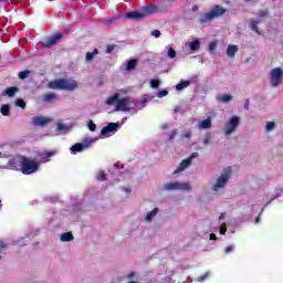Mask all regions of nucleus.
<instances>
[{"label": "nucleus", "instance_id": "nucleus-1", "mask_svg": "<svg viewBox=\"0 0 283 283\" xmlns=\"http://www.w3.org/2000/svg\"><path fill=\"white\" fill-rule=\"evenodd\" d=\"M106 105H115V112H130L132 111V97L126 96L120 98V94L115 93L113 96L106 99Z\"/></svg>", "mask_w": 283, "mask_h": 283}, {"label": "nucleus", "instance_id": "nucleus-2", "mask_svg": "<svg viewBox=\"0 0 283 283\" xmlns=\"http://www.w3.org/2000/svg\"><path fill=\"white\" fill-rule=\"evenodd\" d=\"M49 90H62L65 92H74L78 88V82L72 78H59L55 81L49 82Z\"/></svg>", "mask_w": 283, "mask_h": 283}, {"label": "nucleus", "instance_id": "nucleus-3", "mask_svg": "<svg viewBox=\"0 0 283 283\" xmlns=\"http://www.w3.org/2000/svg\"><path fill=\"white\" fill-rule=\"evenodd\" d=\"M227 12V8L222 7L221 4H216L209 10V12H206L201 15L199 23L201 25H207V23H211V21H213L214 19H220V17H224Z\"/></svg>", "mask_w": 283, "mask_h": 283}, {"label": "nucleus", "instance_id": "nucleus-4", "mask_svg": "<svg viewBox=\"0 0 283 283\" xmlns=\"http://www.w3.org/2000/svg\"><path fill=\"white\" fill-rule=\"evenodd\" d=\"M158 12V7L148 6L145 7L142 11H130L125 14L126 19H130L132 21H143L146 17H151V14H156Z\"/></svg>", "mask_w": 283, "mask_h": 283}, {"label": "nucleus", "instance_id": "nucleus-5", "mask_svg": "<svg viewBox=\"0 0 283 283\" xmlns=\"http://www.w3.org/2000/svg\"><path fill=\"white\" fill-rule=\"evenodd\" d=\"M21 171L25 176H30V174H34V171L39 170V161H32L28 157L20 158Z\"/></svg>", "mask_w": 283, "mask_h": 283}, {"label": "nucleus", "instance_id": "nucleus-6", "mask_svg": "<svg viewBox=\"0 0 283 283\" xmlns=\"http://www.w3.org/2000/svg\"><path fill=\"white\" fill-rule=\"evenodd\" d=\"M165 191H189L191 189V186L187 182H169L164 185Z\"/></svg>", "mask_w": 283, "mask_h": 283}, {"label": "nucleus", "instance_id": "nucleus-7", "mask_svg": "<svg viewBox=\"0 0 283 283\" xmlns=\"http://www.w3.org/2000/svg\"><path fill=\"white\" fill-rule=\"evenodd\" d=\"M229 178H231V168H227L224 170V174H222L217 179V182L212 187L213 191H218L219 189L227 187V182H229Z\"/></svg>", "mask_w": 283, "mask_h": 283}, {"label": "nucleus", "instance_id": "nucleus-8", "mask_svg": "<svg viewBox=\"0 0 283 283\" xmlns=\"http://www.w3.org/2000/svg\"><path fill=\"white\" fill-rule=\"evenodd\" d=\"M283 71L280 67H275L270 73V83L272 87H277L282 84Z\"/></svg>", "mask_w": 283, "mask_h": 283}, {"label": "nucleus", "instance_id": "nucleus-9", "mask_svg": "<svg viewBox=\"0 0 283 283\" xmlns=\"http://www.w3.org/2000/svg\"><path fill=\"white\" fill-rule=\"evenodd\" d=\"M240 125V117L232 116L230 120L226 124V136H231L235 129H238V126Z\"/></svg>", "mask_w": 283, "mask_h": 283}, {"label": "nucleus", "instance_id": "nucleus-10", "mask_svg": "<svg viewBox=\"0 0 283 283\" xmlns=\"http://www.w3.org/2000/svg\"><path fill=\"white\" fill-rule=\"evenodd\" d=\"M62 39H63V34L56 33L55 35L48 38L44 41L43 45L44 48H53V45H56V43H59V41H61Z\"/></svg>", "mask_w": 283, "mask_h": 283}, {"label": "nucleus", "instance_id": "nucleus-11", "mask_svg": "<svg viewBox=\"0 0 283 283\" xmlns=\"http://www.w3.org/2000/svg\"><path fill=\"white\" fill-rule=\"evenodd\" d=\"M116 129H118V123H109L102 128L101 136H107V134H112V132H116Z\"/></svg>", "mask_w": 283, "mask_h": 283}, {"label": "nucleus", "instance_id": "nucleus-12", "mask_svg": "<svg viewBox=\"0 0 283 283\" xmlns=\"http://www.w3.org/2000/svg\"><path fill=\"white\" fill-rule=\"evenodd\" d=\"M191 166V159L187 158L181 160L177 169L174 171V174H180V171H185L187 167Z\"/></svg>", "mask_w": 283, "mask_h": 283}, {"label": "nucleus", "instance_id": "nucleus-13", "mask_svg": "<svg viewBox=\"0 0 283 283\" xmlns=\"http://www.w3.org/2000/svg\"><path fill=\"white\" fill-rule=\"evenodd\" d=\"M43 103H56L59 95L56 93H46L42 97Z\"/></svg>", "mask_w": 283, "mask_h": 283}, {"label": "nucleus", "instance_id": "nucleus-14", "mask_svg": "<svg viewBox=\"0 0 283 283\" xmlns=\"http://www.w3.org/2000/svg\"><path fill=\"white\" fill-rule=\"evenodd\" d=\"M50 122V118L48 117H33V125H35V127H43V125H48V123Z\"/></svg>", "mask_w": 283, "mask_h": 283}, {"label": "nucleus", "instance_id": "nucleus-15", "mask_svg": "<svg viewBox=\"0 0 283 283\" xmlns=\"http://www.w3.org/2000/svg\"><path fill=\"white\" fill-rule=\"evenodd\" d=\"M227 54L230 59H233L238 54V45L230 44L227 49Z\"/></svg>", "mask_w": 283, "mask_h": 283}, {"label": "nucleus", "instance_id": "nucleus-16", "mask_svg": "<svg viewBox=\"0 0 283 283\" xmlns=\"http://www.w3.org/2000/svg\"><path fill=\"white\" fill-rule=\"evenodd\" d=\"M17 92H19V87H17V86H11V87H8V88L3 92V95H4V96H9V98H12V96H14V94H17Z\"/></svg>", "mask_w": 283, "mask_h": 283}, {"label": "nucleus", "instance_id": "nucleus-17", "mask_svg": "<svg viewBox=\"0 0 283 283\" xmlns=\"http://www.w3.org/2000/svg\"><path fill=\"white\" fill-rule=\"evenodd\" d=\"M94 143H96V139L86 137L82 140L81 144L83 145L84 149H90V147H92V145H94Z\"/></svg>", "mask_w": 283, "mask_h": 283}, {"label": "nucleus", "instance_id": "nucleus-18", "mask_svg": "<svg viewBox=\"0 0 283 283\" xmlns=\"http://www.w3.org/2000/svg\"><path fill=\"white\" fill-rule=\"evenodd\" d=\"M70 150L73 153V154H81V151H84L85 148L83 147V145L81 143H76L74 144Z\"/></svg>", "mask_w": 283, "mask_h": 283}, {"label": "nucleus", "instance_id": "nucleus-19", "mask_svg": "<svg viewBox=\"0 0 283 283\" xmlns=\"http://www.w3.org/2000/svg\"><path fill=\"white\" fill-rule=\"evenodd\" d=\"M136 65H138V60L132 59L127 62L126 70L132 72V70H136Z\"/></svg>", "mask_w": 283, "mask_h": 283}, {"label": "nucleus", "instance_id": "nucleus-20", "mask_svg": "<svg viewBox=\"0 0 283 283\" xmlns=\"http://www.w3.org/2000/svg\"><path fill=\"white\" fill-rule=\"evenodd\" d=\"M156 216H158V208L153 209L146 214V222H151Z\"/></svg>", "mask_w": 283, "mask_h": 283}, {"label": "nucleus", "instance_id": "nucleus-21", "mask_svg": "<svg viewBox=\"0 0 283 283\" xmlns=\"http://www.w3.org/2000/svg\"><path fill=\"white\" fill-rule=\"evenodd\" d=\"M72 240H74V234H72V232H64L61 235V241L62 242H72Z\"/></svg>", "mask_w": 283, "mask_h": 283}, {"label": "nucleus", "instance_id": "nucleus-22", "mask_svg": "<svg viewBox=\"0 0 283 283\" xmlns=\"http://www.w3.org/2000/svg\"><path fill=\"white\" fill-rule=\"evenodd\" d=\"M190 85H191V81H181L180 83H178L176 85V90L178 92H180V91L185 90V87H189Z\"/></svg>", "mask_w": 283, "mask_h": 283}, {"label": "nucleus", "instance_id": "nucleus-23", "mask_svg": "<svg viewBox=\"0 0 283 283\" xmlns=\"http://www.w3.org/2000/svg\"><path fill=\"white\" fill-rule=\"evenodd\" d=\"M199 127H201V129H211V118L201 120Z\"/></svg>", "mask_w": 283, "mask_h": 283}, {"label": "nucleus", "instance_id": "nucleus-24", "mask_svg": "<svg viewBox=\"0 0 283 283\" xmlns=\"http://www.w3.org/2000/svg\"><path fill=\"white\" fill-rule=\"evenodd\" d=\"M98 54V49H94L93 52H87L85 55V61L90 63V61H94V56Z\"/></svg>", "mask_w": 283, "mask_h": 283}, {"label": "nucleus", "instance_id": "nucleus-25", "mask_svg": "<svg viewBox=\"0 0 283 283\" xmlns=\"http://www.w3.org/2000/svg\"><path fill=\"white\" fill-rule=\"evenodd\" d=\"M2 116H10V105L3 104L0 108Z\"/></svg>", "mask_w": 283, "mask_h": 283}, {"label": "nucleus", "instance_id": "nucleus-26", "mask_svg": "<svg viewBox=\"0 0 283 283\" xmlns=\"http://www.w3.org/2000/svg\"><path fill=\"white\" fill-rule=\"evenodd\" d=\"M258 23H260V21H251L250 29L256 34H262L260 29H258Z\"/></svg>", "mask_w": 283, "mask_h": 283}, {"label": "nucleus", "instance_id": "nucleus-27", "mask_svg": "<svg viewBox=\"0 0 283 283\" xmlns=\"http://www.w3.org/2000/svg\"><path fill=\"white\" fill-rule=\"evenodd\" d=\"M190 50L192 52H196V51L200 50V41H198V40L192 41L190 43Z\"/></svg>", "mask_w": 283, "mask_h": 283}, {"label": "nucleus", "instance_id": "nucleus-28", "mask_svg": "<svg viewBox=\"0 0 283 283\" xmlns=\"http://www.w3.org/2000/svg\"><path fill=\"white\" fill-rule=\"evenodd\" d=\"M97 180H99L101 182H105V180H107V174H105L104 170H99Z\"/></svg>", "mask_w": 283, "mask_h": 283}, {"label": "nucleus", "instance_id": "nucleus-29", "mask_svg": "<svg viewBox=\"0 0 283 283\" xmlns=\"http://www.w3.org/2000/svg\"><path fill=\"white\" fill-rule=\"evenodd\" d=\"M15 105H17V107H21V109H25V107H27L25 101L22 98L15 99Z\"/></svg>", "mask_w": 283, "mask_h": 283}, {"label": "nucleus", "instance_id": "nucleus-30", "mask_svg": "<svg viewBox=\"0 0 283 283\" xmlns=\"http://www.w3.org/2000/svg\"><path fill=\"white\" fill-rule=\"evenodd\" d=\"M231 95L224 94L219 97L220 103H229L231 101Z\"/></svg>", "mask_w": 283, "mask_h": 283}, {"label": "nucleus", "instance_id": "nucleus-31", "mask_svg": "<svg viewBox=\"0 0 283 283\" xmlns=\"http://www.w3.org/2000/svg\"><path fill=\"white\" fill-rule=\"evenodd\" d=\"M28 76H30V70L19 72V78H21V81H24V78H28Z\"/></svg>", "mask_w": 283, "mask_h": 283}, {"label": "nucleus", "instance_id": "nucleus-32", "mask_svg": "<svg viewBox=\"0 0 283 283\" xmlns=\"http://www.w3.org/2000/svg\"><path fill=\"white\" fill-rule=\"evenodd\" d=\"M150 87H153V90H158V87H160V80H151Z\"/></svg>", "mask_w": 283, "mask_h": 283}, {"label": "nucleus", "instance_id": "nucleus-33", "mask_svg": "<svg viewBox=\"0 0 283 283\" xmlns=\"http://www.w3.org/2000/svg\"><path fill=\"white\" fill-rule=\"evenodd\" d=\"M168 59H176V50L174 48H169L167 52Z\"/></svg>", "mask_w": 283, "mask_h": 283}, {"label": "nucleus", "instance_id": "nucleus-34", "mask_svg": "<svg viewBox=\"0 0 283 283\" xmlns=\"http://www.w3.org/2000/svg\"><path fill=\"white\" fill-rule=\"evenodd\" d=\"M272 129H275V122H268L265 126V132H272Z\"/></svg>", "mask_w": 283, "mask_h": 283}, {"label": "nucleus", "instance_id": "nucleus-35", "mask_svg": "<svg viewBox=\"0 0 283 283\" xmlns=\"http://www.w3.org/2000/svg\"><path fill=\"white\" fill-rule=\"evenodd\" d=\"M8 250V243L0 240V253Z\"/></svg>", "mask_w": 283, "mask_h": 283}, {"label": "nucleus", "instance_id": "nucleus-36", "mask_svg": "<svg viewBox=\"0 0 283 283\" xmlns=\"http://www.w3.org/2000/svg\"><path fill=\"white\" fill-rule=\"evenodd\" d=\"M258 17H260L261 19L264 17H269V11L268 10H260L258 13Z\"/></svg>", "mask_w": 283, "mask_h": 283}, {"label": "nucleus", "instance_id": "nucleus-37", "mask_svg": "<svg viewBox=\"0 0 283 283\" xmlns=\"http://www.w3.org/2000/svg\"><path fill=\"white\" fill-rule=\"evenodd\" d=\"M169 94L168 91L164 90V91H160L158 94H157V97L158 98H164V96H167Z\"/></svg>", "mask_w": 283, "mask_h": 283}, {"label": "nucleus", "instance_id": "nucleus-38", "mask_svg": "<svg viewBox=\"0 0 283 283\" xmlns=\"http://www.w3.org/2000/svg\"><path fill=\"white\" fill-rule=\"evenodd\" d=\"M216 48H218V43L216 41H213L209 44V51L210 52H213V50H216Z\"/></svg>", "mask_w": 283, "mask_h": 283}, {"label": "nucleus", "instance_id": "nucleus-39", "mask_svg": "<svg viewBox=\"0 0 283 283\" xmlns=\"http://www.w3.org/2000/svg\"><path fill=\"white\" fill-rule=\"evenodd\" d=\"M227 233V223H223L220 227V235H224Z\"/></svg>", "mask_w": 283, "mask_h": 283}, {"label": "nucleus", "instance_id": "nucleus-40", "mask_svg": "<svg viewBox=\"0 0 283 283\" xmlns=\"http://www.w3.org/2000/svg\"><path fill=\"white\" fill-rule=\"evenodd\" d=\"M88 129H90V132H96V125L94 124V122H90L88 123Z\"/></svg>", "mask_w": 283, "mask_h": 283}, {"label": "nucleus", "instance_id": "nucleus-41", "mask_svg": "<svg viewBox=\"0 0 283 283\" xmlns=\"http://www.w3.org/2000/svg\"><path fill=\"white\" fill-rule=\"evenodd\" d=\"M113 50H116V45H108L106 48V54H112Z\"/></svg>", "mask_w": 283, "mask_h": 283}, {"label": "nucleus", "instance_id": "nucleus-42", "mask_svg": "<svg viewBox=\"0 0 283 283\" xmlns=\"http://www.w3.org/2000/svg\"><path fill=\"white\" fill-rule=\"evenodd\" d=\"M176 136H178V130H172L169 135V140H174V138H176Z\"/></svg>", "mask_w": 283, "mask_h": 283}, {"label": "nucleus", "instance_id": "nucleus-43", "mask_svg": "<svg viewBox=\"0 0 283 283\" xmlns=\"http://www.w3.org/2000/svg\"><path fill=\"white\" fill-rule=\"evenodd\" d=\"M209 277V273H206L198 277V282H205Z\"/></svg>", "mask_w": 283, "mask_h": 283}, {"label": "nucleus", "instance_id": "nucleus-44", "mask_svg": "<svg viewBox=\"0 0 283 283\" xmlns=\"http://www.w3.org/2000/svg\"><path fill=\"white\" fill-rule=\"evenodd\" d=\"M151 35L155 36V39H160V31L159 30H154L151 32Z\"/></svg>", "mask_w": 283, "mask_h": 283}, {"label": "nucleus", "instance_id": "nucleus-45", "mask_svg": "<svg viewBox=\"0 0 283 283\" xmlns=\"http://www.w3.org/2000/svg\"><path fill=\"white\" fill-rule=\"evenodd\" d=\"M181 138H191V130H187L181 135Z\"/></svg>", "mask_w": 283, "mask_h": 283}, {"label": "nucleus", "instance_id": "nucleus-46", "mask_svg": "<svg viewBox=\"0 0 283 283\" xmlns=\"http://www.w3.org/2000/svg\"><path fill=\"white\" fill-rule=\"evenodd\" d=\"M198 156H200V154H198V153H192V154L188 157V160H190V163H191V160H192L193 158H198Z\"/></svg>", "mask_w": 283, "mask_h": 283}, {"label": "nucleus", "instance_id": "nucleus-47", "mask_svg": "<svg viewBox=\"0 0 283 283\" xmlns=\"http://www.w3.org/2000/svg\"><path fill=\"white\" fill-rule=\"evenodd\" d=\"M231 251H233V245H228V247L224 249V253H231Z\"/></svg>", "mask_w": 283, "mask_h": 283}, {"label": "nucleus", "instance_id": "nucleus-48", "mask_svg": "<svg viewBox=\"0 0 283 283\" xmlns=\"http://www.w3.org/2000/svg\"><path fill=\"white\" fill-rule=\"evenodd\" d=\"M65 129V126L61 123L57 124V132H63Z\"/></svg>", "mask_w": 283, "mask_h": 283}, {"label": "nucleus", "instance_id": "nucleus-49", "mask_svg": "<svg viewBox=\"0 0 283 283\" xmlns=\"http://www.w3.org/2000/svg\"><path fill=\"white\" fill-rule=\"evenodd\" d=\"M106 23H107V25H109L112 23H116V18L106 20Z\"/></svg>", "mask_w": 283, "mask_h": 283}, {"label": "nucleus", "instance_id": "nucleus-50", "mask_svg": "<svg viewBox=\"0 0 283 283\" xmlns=\"http://www.w3.org/2000/svg\"><path fill=\"white\" fill-rule=\"evenodd\" d=\"M44 156L45 158H52V156H54V151H48Z\"/></svg>", "mask_w": 283, "mask_h": 283}, {"label": "nucleus", "instance_id": "nucleus-51", "mask_svg": "<svg viewBox=\"0 0 283 283\" xmlns=\"http://www.w3.org/2000/svg\"><path fill=\"white\" fill-rule=\"evenodd\" d=\"M249 104H250L249 99H245V103L243 105V109H249Z\"/></svg>", "mask_w": 283, "mask_h": 283}, {"label": "nucleus", "instance_id": "nucleus-52", "mask_svg": "<svg viewBox=\"0 0 283 283\" xmlns=\"http://www.w3.org/2000/svg\"><path fill=\"white\" fill-rule=\"evenodd\" d=\"M210 240H218V237L216 235V233L210 234Z\"/></svg>", "mask_w": 283, "mask_h": 283}, {"label": "nucleus", "instance_id": "nucleus-53", "mask_svg": "<svg viewBox=\"0 0 283 283\" xmlns=\"http://www.w3.org/2000/svg\"><path fill=\"white\" fill-rule=\"evenodd\" d=\"M209 140H210V138H209V137H205V139H203V144H205V145H209Z\"/></svg>", "mask_w": 283, "mask_h": 283}, {"label": "nucleus", "instance_id": "nucleus-54", "mask_svg": "<svg viewBox=\"0 0 283 283\" xmlns=\"http://www.w3.org/2000/svg\"><path fill=\"white\" fill-rule=\"evenodd\" d=\"M136 275V273L132 272L128 274V280H133V277Z\"/></svg>", "mask_w": 283, "mask_h": 283}, {"label": "nucleus", "instance_id": "nucleus-55", "mask_svg": "<svg viewBox=\"0 0 283 283\" xmlns=\"http://www.w3.org/2000/svg\"><path fill=\"white\" fill-rule=\"evenodd\" d=\"M198 10H199V7L195 4V6L192 7V12H198Z\"/></svg>", "mask_w": 283, "mask_h": 283}, {"label": "nucleus", "instance_id": "nucleus-56", "mask_svg": "<svg viewBox=\"0 0 283 283\" xmlns=\"http://www.w3.org/2000/svg\"><path fill=\"white\" fill-rule=\"evenodd\" d=\"M222 218H224V213H221V216L219 217V220H222Z\"/></svg>", "mask_w": 283, "mask_h": 283}, {"label": "nucleus", "instance_id": "nucleus-57", "mask_svg": "<svg viewBox=\"0 0 283 283\" xmlns=\"http://www.w3.org/2000/svg\"><path fill=\"white\" fill-rule=\"evenodd\" d=\"M255 222H260V217H255Z\"/></svg>", "mask_w": 283, "mask_h": 283}, {"label": "nucleus", "instance_id": "nucleus-58", "mask_svg": "<svg viewBox=\"0 0 283 283\" xmlns=\"http://www.w3.org/2000/svg\"><path fill=\"white\" fill-rule=\"evenodd\" d=\"M178 111H179V108H178V107H176V108H175V114H178Z\"/></svg>", "mask_w": 283, "mask_h": 283}, {"label": "nucleus", "instance_id": "nucleus-59", "mask_svg": "<svg viewBox=\"0 0 283 283\" xmlns=\"http://www.w3.org/2000/svg\"><path fill=\"white\" fill-rule=\"evenodd\" d=\"M1 207H3V205L1 203V200H0V209H1Z\"/></svg>", "mask_w": 283, "mask_h": 283}, {"label": "nucleus", "instance_id": "nucleus-60", "mask_svg": "<svg viewBox=\"0 0 283 283\" xmlns=\"http://www.w3.org/2000/svg\"><path fill=\"white\" fill-rule=\"evenodd\" d=\"M126 191L129 193L132 190H129V189H126Z\"/></svg>", "mask_w": 283, "mask_h": 283}, {"label": "nucleus", "instance_id": "nucleus-61", "mask_svg": "<svg viewBox=\"0 0 283 283\" xmlns=\"http://www.w3.org/2000/svg\"><path fill=\"white\" fill-rule=\"evenodd\" d=\"M0 156H1V153H0Z\"/></svg>", "mask_w": 283, "mask_h": 283}]
</instances>
